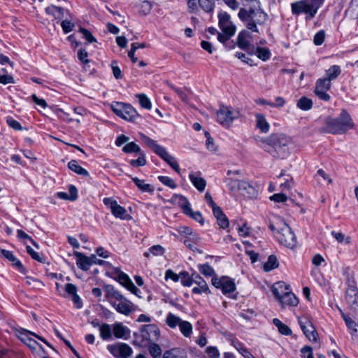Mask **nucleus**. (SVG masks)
I'll list each match as a JSON object with an SVG mask.
<instances>
[{
  "label": "nucleus",
  "instance_id": "2",
  "mask_svg": "<svg viewBox=\"0 0 358 358\" xmlns=\"http://www.w3.org/2000/svg\"><path fill=\"white\" fill-rule=\"evenodd\" d=\"M354 127V122L346 110H342L336 117H329L322 131L331 134H343Z\"/></svg>",
  "mask_w": 358,
  "mask_h": 358
},
{
  "label": "nucleus",
  "instance_id": "53",
  "mask_svg": "<svg viewBox=\"0 0 358 358\" xmlns=\"http://www.w3.org/2000/svg\"><path fill=\"white\" fill-rule=\"evenodd\" d=\"M182 275L181 279V284L185 287H190L194 284L193 281V273L191 276L187 272L181 273Z\"/></svg>",
  "mask_w": 358,
  "mask_h": 358
},
{
  "label": "nucleus",
  "instance_id": "51",
  "mask_svg": "<svg viewBox=\"0 0 358 358\" xmlns=\"http://www.w3.org/2000/svg\"><path fill=\"white\" fill-rule=\"evenodd\" d=\"M158 179L162 184L171 189H176L177 187L175 181L169 176H159Z\"/></svg>",
  "mask_w": 358,
  "mask_h": 358
},
{
  "label": "nucleus",
  "instance_id": "37",
  "mask_svg": "<svg viewBox=\"0 0 358 358\" xmlns=\"http://www.w3.org/2000/svg\"><path fill=\"white\" fill-rule=\"evenodd\" d=\"M180 331L186 338H189L193 332V327L192 324L185 320H182L179 325Z\"/></svg>",
  "mask_w": 358,
  "mask_h": 358
},
{
  "label": "nucleus",
  "instance_id": "29",
  "mask_svg": "<svg viewBox=\"0 0 358 358\" xmlns=\"http://www.w3.org/2000/svg\"><path fill=\"white\" fill-rule=\"evenodd\" d=\"M1 255L12 262L13 265L15 266L18 270L21 272H24V268L22 264V262L15 257L13 255V252L7 250H1Z\"/></svg>",
  "mask_w": 358,
  "mask_h": 358
},
{
  "label": "nucleus",
  "instance_id": "4",
  "mask_svg": "<svg viewBox=\"0 0 358 358\" xmlns=\"http://www.w3.org/2000/svg\"><path fill=\"white\" fill-rule=\"evenodd\" d=\"M324 0H299L290 4L292 14L294 16L305 15L306 21L313 19Z\"/></svg>",
  "mask_w": 358,
  "mask_h": 358
},
{
  "label": "nucleus",
  "instance_id": "42",
  "mask_svg": "<svg viewBox=\"0 0 358 358\" xmlns=\"http://www.w3.org/2000/svg\"><path fill=\"white\" fill-rule=\"evenodd\" d=\"M15 79L11 74L8 73L6 69H0V83L3 85L13 84Z\"/></svg>",
  "mask_w": 358,
  "mask_h": 358
},
{
  "label": "nucleus",
  "instance_id": "58",
  "mask_svg": "<svg viewBox=\"0 0 358 358\" xmlns=\"http://www.w3.org/2000/svg\"><path fill=\"white\" fill-rule=\"evenodd\" d=\"M224 182L230 190H231V191L237 190V185L238 184V178H226Z\"/></svg>",
  "mask_w": 358,
  "mask_h": 358
},
{
  "label": "nucleus",
  "instance_id": "18",
  "mask_svg": "<svg viewBox=\"0 0 358 358\" xmlns=\"http://www.w3.org/2000/svg\"><path fill=\"white\" fill-rule=\"evenodd\" d=\"M194 284L197 286L192 289V292L195 294H201L203 293L208 295L211 293L206 281L198 273H193Z\"/></svg>",
  "mask_w": 358,
  "mask_h": 358
},
{
  "label": "nucleus",
  "instance_id": "35",
  "mask_svg": "<svg viewBox=\"0 0 358 358\" xmlns=\"http://www.w3.org/2000/svg\"><path fill=\"white\" fill-rule=\"evenodd\" d=\"M341 73V67L338 65H333L325 71V78L329 81L336 79Z\"/></svg>",
  "mask_w": 358,
  "mask_h": 358
},
{
  "label": "nucleus",
  "instance_id": "5",
  "mask_svg": "<svg viewBox=\"0 0 358 358\" xmlns=\"http://www.w3.org/2000/svg\"><path fill=\"white\" fill-rule=\"evenodd\" d=\"M271 292L282 308L287 306L294 307L299 303V299L291 291L289 285L285 282H275L271 288Z\"/></svg>",
  "mask_w": 358,
  "mask_h": 358
},
{
  "label": "nucleus",
  "instance_id": "55",
  "mask_svg": "<svg viewBox=\"0 0 358 358\" xmlns=\"http://www.w3.org/2000/svg\"><path fill=\"white\" fill-rule=\"evenodd\" d=\"M325 38V32L324 30H320L317 31L313 38V43L315 45H321Z\"/></svg>",
  "mask_w": 358,
  "mask_h": 358
},
{
  "label": "nucleus",
  "instance_id": "23",
  "mask_svg": "<svg viewBox=\"0 0 358 358\" xmlns=\"http://www.w3.org/2000/svg\"><path fill=\"white\" fill-rule=\"evenodd\" d=\"M252 38L251 34L247 30H242L237 37V45L239 48L247 50L250 45V38Z\"/></svg>",
  "mask_w": 358,
  "mask_h": 358
},
{
  "label": "nucleus",
  "instance_id": "46",
  "mask_svg": "<svg viewBox=\"0 0 358 358\" xmlns=\"http://www.w3.org/2000/svg\"><path fill=\"white\" fill-rule=\"evenodd\" d=\"M278 266V262L275 256L270 255L267 262L264 264V270L270 271Z\"/></svg>",
  "mask_w": 358,
  "mask_h": 358
},
{
  "label": "nucleus",
  "instance_id": "34",
  "mask_svg": "<svg viewBox=\"0 0 358 358\" xmlns=\"http://www.w3.org/2000/svg\"><path fill=\"white\" fill-rule=\"evenodd\" d=\"M198 270L202 275L206 277H212V278L218 277L215 273L214 268L208 263L199 264L198 266Z\"/></svg>",
  "mask_w": 358,
  "mask_h": 358
},
{
  "label": "nucleus",
  "instance_id": "43",
  "mask_svg": "<svg viewBox=\"0 0 358 358\" xmlns=\"http://www.w3.org/2000/svg\"><path fill=\"white\" fill-rule=\"evenodd\" d=\"M255 54L262 61H267L270 59L271 53L268 48L257 47Z\"/></svg>",
  "mask_w": 358,
  "mask_h": 358
},
{
  "label": "nucleus",
  "instance_id": "40",
  "mask_svg": "<svg viewBox=\"0 0 358 358\" xmlns=\"http://www.w3.org/2000/svg\"><path fill=\"white\" fill-rule=\"evenodd\" d=\"M182 320L175 315L174 314L169 313L166 318V324L171 329H175L176 327H179Z\"/></svg>",
  "mask_w": 358,
  "mask_h": 358
},
{
  "label": "nucleus",
  "instance_id": "10",
  "mask_svg": "<svg viewBox=\"0 0 358 358\" xmlns=\"http://www.w3.org/2000/svg\"><path fill=\"white\" fill-rule=\"evenodd\" d=\"M239 117V112L232 107L221 106L217 111V122L224 127H229Z\"/></svg>",
  "mask_w": 358,
  "mask_h": 358
},
{
  "label": "nucleus",
  "instance_id": "3",
  "mask_svg": "<svg viewBox=\"0 0 358 358\" xmlns=\"http://www.w3.org/2000/svg\"><path fill=\"white\" fill-rule=\"evenodd\" d=\"M238 16L249 30L257 33L259 32L257 25L264 24L268 20V15L260 6L248 9L241 8L238 11Z\"/></svg>",
  "mask_w": 358,
  "mask_h": 358
},
{
  "label": "nucleus",
  "instance_id": "45",
  "mask_svg": "<svg viewBox=\"0 0 358 358\" xmlns=\"http://www.w3.org/2000/svg\"><path fill=\"white\" fill-rule=\"evenodd\" d=\"M296 106L303 110H308L313 106V101L310 99L303 96L297 101Z\"/></svg>",
  "mask_w": 358,
  "mask_h": 358
},
{
  "label": "nucleus",
  "instance_id": "48",
  "mask_svg": "<svg viewBox=\"0 0 358 358\" xmlns=\"http://www.w3.org/2000/svg\"><path fill=\"white\" fill-rule=\"evenodd\" d=\"M331 87V82L328 79L320 78L316 82L315 90L328 91Z\"/></svg>",
  "mask_w": 358,
  "mask_h": 358
},
{
  "label": "nucleus",
  "instance_id": "14",
  "mask_svg": "<svg viewBox=\"0 0 358 358\" xmlns=\"http://www.w3.org/2000/svg\"><path fill=\"white\" fill-rule=\"evenodd\" d=\"M298 322L306 337L310 341H316L317 333L310 320L306 317H299Z\"/></svg>",
  "mask_w": 358,
  "mask_h": 358
},
{
  "label": "nucleus",
  "instance_id": "44",
  "mask_svg": "<svg viewBox=\"0 0 358 358\" xmlns=\"http://www.w3.org/2000/svg\"><path fill=\"white\" fill-rule=\"evenodd\" d=\"M45 13L52 15L55 18H60L63 15V9L61 7L51 5L45 8Z\"/></svg>",
  "mask_w": 358,
  "mask_h": 358
},
{
  "label": "nucleus",
  "instance_id": "56",
  "mask_svg": "<svg viewBox=\"0 0 358 358\" xmlns=\"http://www.w3.org/2000/svg\"><path fill=\"white\" fill-rule=\"evenodd\" d=\"M204 134L206 138V146L207 149L210 151H215L216 146L214 143L213 138L210 136V134L207 131H205Z\"/></svg>",
  "mask_w": 358,
  "mask_h": 358
},
{
  "label": "nucleus",
  "instance_id": "59",
  "mask_svg": "<svg viewBox=\"0 0 358 358\" xmlns=\"http://www.w3.org/2000/svg\"><path fill=\"white\" fill-rule=\"evenodd\" d=\"M111 68L114 77L116 79H121L122 78V71L120 67L117 66V63L116 61H113L111 62Z\"/></svg>",
  "mask_w": 358,
  "mask_h": 358
},
{
  "label": "nucleus",
  "instance_id": "36",
  "mask_svg": "<svg viewBox=\"0 0 358 358\" xmlns=\"http://www.w3.org/2000/svg\"><path fill=\"white\" fill-rule=\"evenodd\" d=\"M112 327L110 324H101L99 329V336L103 341H108L112 338Z\"/></svg>",
  "mask_w": 358,
  "mask_h": 358
},
{
  "label": "nucleus",
  "instance_id": "64",
  "mask_svg": "<svg viewBox=\"0 0 358 358\" xmlns=\"http://www.w3.org/2000/svg\"><path fill=\"white\" fill-rule=\"evenodd\" d=\"M80 32L83 34V37L88 41V43L96 42V38L92 36L91 32L85 28H80Z\"/></svg>",
  "mask_w": 358,
  "mask_h": 358
},
{
  "label": "nucleus",
  "instance_id": "15",
  "mask_svg": "<svg viewBox=\"0 0 358 358\" xmlns=\"http://www.w3.org/2000/svg\"><path fill=\"white\" fill-rule=\"evenodd\" d=\"M219 27L222 31V34L234 36L236 33V27L231 21L230 15L226 12H220L218 14Z\"/></svg>",
  "mask_w": 358,
  "mask_h": 358
},
{
  "label": "nucleus",
  "instance_id": "11",
  "mask_svg": "<svg viewBox=\"0 0 358 358\" xmlns=\"http://www.w3.org/2000/svg\"><path fill=\"white\" fill-rule=\"evenodd\" d=\"M211 283L215 288L220 289L224 295L234 292L236 288L234 280L227 275L215 277L211 279Z\"/></svg>",
  "mask_w": 358,
  "mask_h": 358
},
{
  "label": "nucleus",
  "instance_id": "30",
  "mask_svg": "<svg viewBox=\"0 0 358 358\" xmlns=\"http://www.w3.org/2000/svg\"><path fill=\"white\" fill-rule=\"evenodd\" d=\"M68 167L70 170L83 177L90 178V173L84 168L80 166L76 160L72 159L68 163Z\"/></svg>",
  "mask_w": 358,
  "mask_h": 358
},
{
  "label": "nucleus",
  "instance_id": "62",
  "mask_svg": "<svg viewBox=\"0 0 358 358\" xmlns=\"http://www.w3.org/2000/svg\"><path fill=\"white\" fill-rule=\"evenodd\" d=\"M186 215L190 216L192 218H193L195 221L199 222L200 224H203L204 222L202 214L199 211H195L194 212L191 209V212L188 213H185Z\"/></svg>",
  "mask_w": 358,
  "mask_h": 358
},
{
  "label": "nucleus",
  "instance_id": "24",
  "mask_svg": "<svg viewBox=\"0 0 358 358\" xmlns=\"http://www.w3.org/2000/svg\"><path fill=\"white\" fill-rule=\"evenodd\" d=\"M189 180L192 183V185L199 191L203 192L206 186V182L201 177V173L199 171L195 173H191L189 176Z\"/></svg>",
  "mask_w": 358,
  "mask_h": 358
},
{
  "label": "nucleus",
  "instance_id": "52",
  "mask_svg": "<svg viewBox=\"0 0 358 358\" xmlns=\"http://www.w3.org/2000/svg\"><path fill=\"white\" fill-rule=\"evenodd\" d=\"M26 250L27 253L34 260L38 261L41 263H44L45 259L43 257H41L38 252H36L31 246L27 245L26 247Z\"/></svg>",
  "mask_w": 358,
  "mask_h": 358
},
{
  "label": "nucleus",
  "instance_id": "50",
  "mask_svg": "<svg viewBox=\"0 0 358 358\" xmlns=\"http://www.w3.org/2000/svg\"><path fill=\"white\" fill-rule=\"evenodd\" d=\"M122 151L125 153H141V150L136 143L130 142L123 147Z\"/></svg>",
  "mask_w": 358,
  "mask_h": 358
},
{
  "label": "nucleus",
  "instance_id": "28",
  "mask_svg": "<svg viewBox=\"0 0 358 358\" xmlns=\"http://www.w3.org/2000/svg\"><path fill=\"white\" fill-rule=\"evenodd\" d=\"M162 358H187L186 351L180 348H174L166 350Z\"/></svg>",
  "mask_w": 358,
  "mask_h": 358
},
{
  "label": "nucleus",
  "instance_id": "6",
  "mask_svg": "<svg viewBox=\"0 0 358 358\" xmlns=\"http://www.w3.org/2000/svg\"><path fill=\"white\" fill-rule=\"evenodd\" d=\"M142 141L159 157L164 159L175 171L180 173V166L175 157L171 155L165 148L159 145L157 141L142 134Z\"/></svg>",
  "mask_w": 358,
  "mask_h": 358
},
{
  "label": "nucleus",
  "instance_id": "26",
  "mask_svg": "<svg viewBox=\"0 0 358 358\" xmlns=\"http://www.w3.org/2000/svg\"><path fill=\"white\" fill-rule=\"evenodd\" d=\"M112 331L115 337L117 338H126L130 333L129 328L120 322L113 325Z\"/></svg>",
  "mask_w": 358,
  "mask_h": 358
},
{
  "label": "nucleus",
  "instance_id": "25",
  "mask_svg": "<svg viewBox=\"0 0 358 358\" xmlns=\"http://www.w3.org/2000/svg\"><path fill=\"white\" fill-rule=\"evenodd\" d=\"M171 201L173 203L178 205L182 209L185 214L191 212L190 203L184 196L180 194H173L171 197Z\"/></svg>",
  "mask_w": 358,
  "mask_h": 358
},
{
  "label": "nucleus",
  "instance_id": "20",
  "mask_svg": "<svg viewBox=\"0 0 358 358\" xmlns=\"http://www.w3.org/2000/svg\"><path fill=\"white\" fill-rule=\"evenodd\" d=\"M65 292L69 296L71 297V300L74 306L80 309L83 307V302L80 297L77 294V287L71 283H67L64 287Z\"/></svg>",
  "mask_w": 358,
  "mask_h": 358
},
{
  "label": "nucleus",
  "instance_id": "57",
  "mask_svg": "<svg viewBox=\"0 0 358 358\" xmlns=\"http://www.w3.org/2000/svg\"><path fill=\"white\" fill-rule=\"evenodd\" d=\"M6 122H7L8 125L10 128H12L16 131H21L23 129V127L21 125V124L18 121L13 119V117H8Z\"/></svg>",
  "mask_w": 358,
  "mask_h": 358
},
{
  "label": "nucleus",
  "instance_id": "27",
  "mask_svg": "<svg viewBox=\"0 0 358 358\" xmlns=\"http://www.w3.org/2000/svg\"><path fill=\"white\" fill-rule=\"evenodd\" d=\"M120 282L131 293L138 295V292H140L139 289L137 288L135 285L133 283L131 280L129 278L127 275L124 273H122L119 275Z\"/></svg>",
  "mask_w": 358,
  "mask_h": 358
},
{
  "label": "nucleus",
  "instance_id": "60",
  "mask_svg": "<svg viewBox=\"0 0 358 358\" xmlns=\"http://www.w3.org/2000/svg\"><path fill=\"white\" fill-rule=\"evenodd\" d=\"M206 353L210 358H220L218 349L214 346H209L206 349Z\"/></svg>",
  "mask_w": 358,
  "mask_h": 358
},
{
  "label": "nucleus",
  "instance_id": "9",
  "mask_svg": "<svg viewBox=\"0 0 358 358\" xmlns=\"http://www.w3.org/2000/svg\"><path fill=\"white\" fill-rule=\"evenodd\" d=\"M113 113L127 121H135L138 117L136 109L130 104L123 102H113L111 104Z\"/></svg>",
  "mask_w": 358,
  "mask_h": 358
},
{
  "label": "nucleus",
  "instance_id": "12",
  "mask_svg": "<svg viewBox=\"0 0 358 358\" xmlns=\"http://www.w3.org/2000/svg\"><path fill=\"white\" fill-rule=\"evenodd\" d=\"M105 206L110 208L112 215L122 220H129L131 217L127 213V210L119 205L116 200L112 197H106L103 199Z\"/></svg>",
  "mask_w": 358,
  "mask_h": 358
},
{
  "label": "nucleus",
  "instance_id": "13",
  "mask_svg": "<svg viewBox=\"0 0 358 358\" xmlns=\"http://www.w3.org/2000/svg\"><path fill=\"white\" fill-rule=\"evenodd\" d=\"M107 349L116 358H129L133 353L132 348L124 343L109 345Z\"/></svg>",
  "mask_w": 358,
  "mask_h": 358
},
{
  "label": "nucleus",
  "instance_id": "33",
  "mask_svg": "<svg viewBox=\"0 0 358 358\" xmlns=\"http://www.w3.org/2000/svg\"><path fill=\"white\" fill-rule=\"evenodd\" d=\"M232 36H229L227 34H222V33H218L217 40L223 44V45L227 50H232L235 48L237 43H236L234 41L231 40V37Z\"/></svg>",
  "mask_w": 358,
  "mask_h": 358
},
{
  "label": "nucleus",
  "instance_id": "31",
  "mask_svg": "<svg viewBox=\"0 0 358 358\" xmlns=\"http://www.w3.org/2000/svg\"><path fill=\"white\" fill-rule=\"evenodd\" d=\"M255 119L257 128L260 129L262 133H267L269 131L270 125L265 116L262 114L257 113L255 115Z\"/></svg>",
  "mask_w": 358,
  "mask_h": 358
},
{
  "label": "nucleus",
  "instance_id": "38",
  "mask_svg": "<svg viewBox=\"0 0 358 358\" xmlns=\"http://www.w3.org/2000/svg\"><path fill=\"white\" fill-rule=\"evenodd\" d=\"M273 324L278 328V331L283 335L289 336L292 331L291 329L285 324L282 323L279 319L274 318Z\"/></svg>",
  "mask_w": 358,
  "mask_h": 358
},
{
  "label": "nucleus",
  "instance_id": "22",
  "mask_svg": "<svg viewBox=\"0 0 358 358\" xmlns=\"http://www.w3.org/2000/svg\"><path fill=\"white\" fill-rule=\"evenodd\" d=\"M73 255L76 259L77 266L83 271H88L91 266L90 256H86L83 253L78 251H75Z\"/></svg>",
  "mask_w": 358,
  "mask_h": 358
},
{
  "label": "nucleus",
  "instance_id": "7",
  "mask_svg": "<svg viewBox=\"0 0 358 358\" xmlns=\"http://www.w3.org/2000/svg\"><path fill=\"white\" fill-rule=\"evenodd\" d=\"M111 297V306L120 314L129 315L130 313L136 311L137 307L127 299H126L120 292L113 289L110 292Z\"/></svg>",
  "mask_w": 358,
  "mask_h": 358
},
{
  "label": "nucleus",
  "instance_id": "16",
  "mask_svg": "<svg viewBox=\"0 0 358 358\" xmlns=\"http://www.w3.org/2000/svg\"><path fill=\"white\" fill-rule=\"evenodd\" d=\"M346 300L350 306V311L352 317L358 320V291L356 287H350L346 292Z\"/></svg>",
  "mask_w": 358,
  "mask_h": 358
},
{
  "label": "nucleus",
  "instance_id": "41",
  "mask_svg": "<svg viewBox=\"0 0 358 358\" xmlns=\"http://www.w3.org/2000/svg\"><path fill=\"white\" fill-rule=\"evenodd\" d=\"M165 252V248L160 245H155L148 249V252L144 253L145 257H149L150 255L153 256H162Z\"/></svg>",
  "mask_w": 358,
  "mask_h": 358
},
{
  "label": "nucleus",
  "instance_id": "61",
  "mask_svg": "<svg viewBox=\"0 0 358 358\" xmlns=\"http://www.w3.org/2000/svg\"><path fill=\"white\" fill-rule=\"evenodd\" d=\"M61 26L65 34L71 32L74 28V24L67 20H63L61 23Z\"/></svg>",
  "mask_w": 358,
  "mask_h": 358
},
{
  "label": "nucleus",
  "instance_id": "39",
  "mask_svg": "<svg viewBox=\"0 0 358 358\" xmlns=\"http://www.w3.org/2000/svg\"><path fill=\"white\" fill-rule=\"evenodd\" d=\"M200 241V237L197 233L194 232L191 236L186 237L184 244L192 250L196 249L195 245Z\"/></svg>",
  "mask_w": 358,
  "mask_h": 358
},
{
  "label": "nucleus",
  "instance_id": "8",
  "mask_svg": "<svg viewBox=\"0 0 358 358\" xmlns=\"http://www.w3.org/2000/svg\"><path fill=\"white\" fill-rule=\"evenodd\" d=\"M277 240L280 244L288 248H293L296 245V238L291 228L285 222L278 223V231L275 233Z\"/></svg>",
  "mask_w": 358,
  "mask_h": 358
},
{
  "label": "nucleus",
  "instance_id": "63",
  "mask_svg": "<svg viewBox=\"0 0 358 358\" xmlns=\"http://www.w3.org/2000/svg\"><path fill=\"white\" fill-rule=\"evenodd\" d=\"M253 189L252 187L248 182L244 180H241L238 179V184L237 185V190L238 191H247L250 192V190Z\"/></svg>",
  "mask_w": 358,
  "mask_h": 358
},
{
  "label": "nucleus",
  "instance_id": "17",
  "mask_svg": "<svg viewBox=\"0 0 358 358\" xmlns=\"http://www.w3.org/2000/svg\"><path fill=\"white\" fill-rule=\"evenodd\" d=\"M346 300L350 306V311L352 317L358 320V291L356 287H350L346 292Z\"/></svg>",
  "mask_w": 358,
  "mask_h": 358
},
{
  "label": "nucleus",
  "instance_id": "32",
  "mask_svg": "<svg viewBox=\"0 0 358 358\" xmlns=\"http://www.w3.org/2000/svg\"><path fill=\"white\" fill-rule=\"evenodd\" d=\"M131 180L141 191L151 194L154 192V187L150 184L145 183V180H141L136 177H131Z\"/></svg>",
  "mask_w": 358,
  "mask_h": 358
},
{
  "label": "nucleus",
  "instance_id": "19",
  "mask_svg": "<svg viewBox=\"0 0 358 358\" xmlns=\"http://www.w3.org/2000/svg\"><path fill=\"white\" fill-rule=\"evenodd\" d=\"M141 331L145 340L157 341L160 334L159 327L154 324L143 325L141 328Z\"/></svg>",
  "mask_w": 358,
  "mask_h": 358
},
{
  "label": "nucleus",
  "instance_id": "54",
  "mask_svg": "<svg viewBox=\"0 0 358 358\" xmlns=\"http://www.w3.org/2000/svg\"><path fill=\"white\" fill-rule=\"evenodd\" d=\"M140 156L137 159H131L129 164L133 166H143L146 164V159L145 155L141 152Z\"/></svg>",
  "mask_w": 358,
  "mask_h": 358
},
{
  "label": "nucleus",
  "instance_id": "1",
  "mask_svg": "<svg viewBox=\"0 0 358 358\" xmlns=\"http://www.w3.org/2000/svg\"><path fill=\"white\" fill-rule=\"evenodd\" d=\"M292 138L283 134H271L266 138L256 139L257 145L274 157L284 159L289 154Z\"/></svg>",
  "mask_w": 358,
  "mask_h": 358
},
{
  "label": "nucleus",
  "instance_id": "49",
  "mask_svg": "<svg viewBox=\"0 0 358 358\" xmlns=\"http://www.w3.org/2000/svg\"><path fill=\"white\" fill-rule=\"evenodd\" d=\"M148 351L153 358H160L162 356V349L157 343H150L148 346Z\"/></svg>",
  "mask_w": 358,
  "mask_h": 358
},
{
  "label": "nucleus",
  "instance_id": "21",
  "mask_svg": "<svg viewBox=\"0 0 358 358\" xmlns=\"http://www.w3.org/2000/svg\"><path fill=\"white\" fill-rule=\"evenodd\" d=\"M338 310L342 318L345 321V323L350 331V335L353 336L357 331V327L358 324L357 322V320L352 317V316L350 314V312L346 314L343 311V310L341 308H338Z\"/></svg>",
  "mask_w": 358,
  "mask_h": 358
},
{
  "label": "nucleus",
  "instance_id": "47",
  "mask_svg": "<svg viewBox=\"0 0 358 358\" xmlns=\"http://www.w3.org/2000/svg\"><path fill=\"white\" fill-rule=\"evenodd\" d=\"M138 98L141 106L145 109L150 110L152 103L150 99L144 94H138L136 95Z\"/></svg>",
  "mask_w": 358,
  "mask_h": 358
}]
</instances>
